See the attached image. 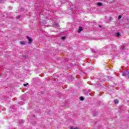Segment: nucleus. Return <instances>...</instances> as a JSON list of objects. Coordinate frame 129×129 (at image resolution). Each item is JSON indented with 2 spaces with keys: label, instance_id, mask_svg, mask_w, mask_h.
Segmentation results:
<instances>
[{
  "label": "nucleus",
  "instance_id": "f257e3e1",
  "mask_svg": "<svg viewBox=\"0 0 129 129\" xmlns=\"http://www.w3.org/2000/svg\"><path fill=\"white\" fill-rule=\"evenodd\" d=\"M123 76H129V70L128 71H124L122 73Z\"/></svg>",
  "mask_w": 129,
  "mask_h": 129
},
{
  "label": "nucleus",
  "instance_id": "f03ea898",
  "mask_svg": "<svg viewBox=\"0 0 129 129\" xmlns=\"http://www.w3.org/2000/svg\"><path fill=\"white\" fill-rule=\"evenodd\" d=\"M27 39H28V41H29V44H32V42L33 41V40L32 39V38L28 37Z\"/></svg>",
  "mask_w": 129,
  "mask_h": 129
},
{
  "label": "nucleus",
  "instance_id": "7ed1b4c3",
  "mask_svg": "<svg viewBox=\"0 0 129 129\" xmlns=\"http://www.w3.org/2000/svg\"><path fill=\"white\" fill-rule=\"evenodd\" d=\"M82 31V27H80L79 28L78 32H79V33H81Z\"/></svg>",
  "mask_w": 129,
  "mask_h": 129
},
{
  "label": "nucleus",
  "instance_id": "20e7f679",
  "mask_svg": "<svg viewBox=\"0 0 129 129\" xmlns=\"http://www.w3.org/2000/svg\"><path fill=\"white\" fill-rule=\"evenodd\" d=\"M97 6H98L99 7H101V6H102V3H100V2H98L97 4Z\"/></svg>",
  "mask_w": 129,
  "mask_h": 129
},
{
  "label": "nucleus",
  "instance_id": "39448f33",
  "mask_svg": "<svg viewBox=\"0 0 129 129\" xmlns=\"http://www.w3.org/2000/svg\"><path fill=\"white\" fill-rule=\"evenodd\" d=\"M120 50H121L122 51L123 50H124V46L121 45V47H120Z\"/></svg>",
  "mask_w": 129,
  "mask_h": 129
},
{
  "label": "nucleus",
  "instance_id": "423d86ee",
  "mask_svg": "<svg viewBox=\"0 0 129 129\" xmlns=\"http://www.w3.org/2000/svg\"><path fill=\"white\" fill-rule=\"evenodd\" d=\"M116 37H120V33L119 32H118L116 34Z\"/></svg>",
  "mask_w": 129,
  "mask_h": 129
},
{
  "label": "nucleus",
  "instance_id": "0eeeda50",
  "mask_svg": "<svg viewBox=\"0 0 129 129\" xmlns=\"http://www.w3.org/2000/svg\"><path fill=\"white\" fill-rule=\"evenodd\" d=\"M114 103H116V104L118 103V100L116 99V100H114Z\"/></svg>",
  "mask_w": 129,
  "mask_h": 129
},
{
  "label": "nucleus",
  "instance_id": "6e6552de",
  "mask_svg": "<svg viewBox=\"0 0 129 129\" xmlns=\"http://www.w3.org/2000/svg\"><path fill=\"white\" fill-rule=\"evenodd\" d=\"M121 18H122V16L119 15L118 17V20H120V19H121Z\"/></svg>",
  "mask_w": 129,
  "mask_h": 129
},
{
  "label": "nucleus",
  "instance_id": "1a4fd4ad",
  "mask_svg": "<svg viewBox=\"0 0 129 129\" xmlns=\"http://www.w3.org/2000/svg\"><path fill=\"white\" fill-rule=\"evenodd\" d=\"M80 100H84V98H83V97H80Z\"/></svg>",
  "mask_w": 129,
  "mask_h": 129
},
{
  "label": "nucleus",
  "instance_id": "9d476101",
  "mask_svg": "<svg viewBox=\"0 0 129 129\" xmlns=\"http://www.w3.org/2000/svg\"><path fill=\"white\" fill-rule=\"evenodd\" d=\"M66 38V37L65 36H63L61 37V39H62V40H65Z\"/></svg>",
  "mask_w": 129,
  "mask_h": 129
},
{
  "label": "nucleus",
  "instance_id": "9b49d317",
  "mask_svg": "<svg viewBox=\"0 0 129 129\" xmlns=\"http://www.w3.org/2000/svg\"><path fill=\"white\" fill-rule=\"evenodd\" d=\"M24 86H27V85H29V83L24 84Z\"/></svg>",
  "mask_w": 129,
  "mask_h": 129
},
{
  "label": "nucleus",
  "instance_id": "f8f14e48",
  "mask_svg": "<svg viewBox=\"0 0 129 129\" xmlns=\"http://www.w3.org/2000/svg\"><path fill=\"white\" fill-rule=\"evenodd\" d=\"M20 44H25V42L24 41H21V42H20Z\"/></svg>",
  "mask_w": 129,
  "mask_h": 129
},
{
  "label": "nucleus",
  "instance_id": "ddd939ff",
  "mask_svg": "<svg viewBox=\"0 0 129 129\" xmlns=\"http://www.w3.org/2000/svg\"><path fill=\"white\" fill-rule=\"evenodd\" d=\"M72 129H78V128H72Z\"/></svg>",
  "mask_w": 129,
  "mask_h": 129
},
{
  "label": "nucleus",
  "instance_id": "4468645a",
  "mask_svg": "<svg viewBox=\"0 0 129 129\" xmlns=\"http://www.w3.org/2000/svg\"><path fill=\"white\" fill-rule=\"evenodd\" d=\"M99 27H100V28H101V26L100 25V26H99Z\"/></svg>",
  "mask_w": 129,
  "mask_h": 129
},
{
  "label": "nucleus",
  "instance_id": "2eb2a0df",
  "mask_svg": "<svg viewBox=\"0 0 129 129\" xmlns=\"http://www.w3.org/2000/svg\"><path fill=\"white\" fill-rule=\"evenodd\" d=\"M114 47L115 48L116 46L115 45H114Z\"/></svg>",
  "mask_w": 129,
  "mask_h": 129
}]
</instances>
